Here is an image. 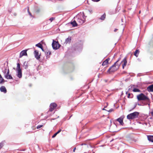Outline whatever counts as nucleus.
Returning <instances> with one entry per match:
<instances>
[{"mask_svg": "<svg viewBox=\"0 0 153 153\" xmlns=\"http://www.w3.org/2000/svg\"><path fill=\"white\" fill-rule=\"evenodd\" d=\"M85 145V144L82 143V144H81L82 145Z\"/></svg>", "mask_w": 153, "mask_h": 153, "instance_id": "obj_42", "label": "nucleus"}, {"mask_svg": "<svg viewBox=\"0 0 153 153\" xmlns=\"http://www.w3.org/2000/svg\"><path fill=\"white\" fill-rule=\"evenodd\" d=\"M139 52V50H136L134 53V55L136 56L137 57L138 56V53Z\"/></svg>", "mask_w": 153, "mask_h": 153, "instance_id": "obj_21", "label": "nucleus"}, {"mask_svg": "<svg viewBox=\"0 0 153 153\" xmlns=\"http://www.w3.org/2000/svg\"><path fill=\"white\" fill-rule=\"evenodd\" d=\"M4 75V77L7 79H13L12 77L9 74V70L8 68L7 71Z\"/></svg>", "mask_w": 153, "mask_h": 153, "instance_id": "obj_7", "label": "nucleus"}, {"mask_svg": "<svg viewBox=\"0 0 153 153\" xmlns=\"http://www.w3.org/2000/svg\"><path fill=\"white\" fill-rule=\"evenodd\" d=\"M127 97L128 98H132L133 97V95L132 94L128 93Z\"/></svg>", "mask_w": 153, "mask_h": 153, "instance_id": "obj_26", "label": "nucleus"}, {"mask_svg": "<svg viewBox=\"0 0 153 153\" xmlns=\"http://www.w3.org/2000/svg\"><path fill=\"white\" fill-rule=\"evenodd\" d=\"M137 97L138 101H143L142 102L143 104L150 105V100L148 97L146 96L144 94L141 93L137 95Z\"/></svg>", "mask_w": 153, "mask_h": 153, "instance_id": "obj_1", "label": "nucleus"}, {"mask_svg": "<svg viewBox=\"0 0 153 153\" xmlns=\"http://www.w3.org/2000/svg\"><path fill=\"white\" fill-rule=\"evenodd\" d=\"M76 149V148H75L74 149H73V152H75V151Z\"/></svg>", "mask_w": 153, "mask_h": 153, "instance_id": "obj_40", "label": "nucleus"}, {"mask_svg": "<svg viewBox=\"0 0 153 153\" xmlns=\"http://www.w3.org/2000/svg\"><path fill=\"white\" fill-rule=\"evenodd\" d=\"M57 106L56 104L55 103H52L50 105V108L49 110L51 111H52Z\"/></svg>", "mask_w": 153, "mask_h": 153, "instance_id": "obj_8", "label": "nucleus"}, {"mask_svg": "<svg viewBox=\"0 0 153 153\" xmlns=\"http://www.w3.org/2000/svg\"><path fill=\"white\" fill-rule=\"evenodd\" d=\"M120 59H121L120 58H119L118 59V60H117V61H116V62L115 63V64H119V63H118V62H119L120 60Z\"/></svg>", "mask_w": 153, "mask_h": 153, "instance_id": "obj_30", "label": "nucleus"}, {"mask_svg": "<svg viewBox=\"0 0 153 153\" xmlns=\"http://www.w3.org/2000/svg\"><path fill=\"white\" fill-rule=\"evenodd\" d=\"M71 24L74 27H75L77 26L78 24L76 23L75 21H74L73 22H71Z\"/></svg>", "mask_w": 153, "mask_h": 153, "instance_id": "obj_19", "label": "nucleus"}, {"mask_svg": "<svg viewBox=\"0 0 153 153\" xmlns=\"http://www.w3.org/2000/svg\"><path fill=\"white\" fill-rule=\"evenodd\" d=\"M113 111V109L111 108V109H110L108 111L110 112H111L112 111Z\"/></svg>", "mask_w": 153, "mask_h": 153, "instance_id": "obj_35", "label": "nucleus"}, {"mask_svg": "<svg viewBox=\"0 0 153 153\" xmlns=\"http://www.w3.org/2000/svg\"><path fill=\"white\" fill-rule=\"evenodd\" d=\"M16 76L19 78L22 77V70L20 68V65L19 63H17V66L16 68Z\"/></svg>", "mask_w": 153, "mask_h": 153, "instance_id": "obj_4", "label": "nucleus"}, {"mask_svg": "<svg viewBox=\"0 0 153 153\" xmlns=\"http://www.w3.org/2000/svg\"><path fill=\"white\" fill-rule=\"evenodd\" d=\"M28 13H29V15H30V16H31V17H33V16L31 14V13L29 11V10L28 9Z\"/></svg>", "mask_w": 153, "mask_h": 153, "instance_id": "obj_32", "label": "nucleus"}, {"mask_svg": "<svg viewBox=\"0 0 153 153\" xmlns=\"http://www.w3.org/2000/svg\"><path fill=\"white\" fill-rule=\"evenodd\" d=\"M117 30H118V29H115L114 30V32H116V31Z\"/></svg>", "mask_w": 153, "mask_h": 153, "instance_id": "obj_41", "label": "nucleus"}, {"mask_svg": "<svg viewBox=\"0 0 153 153\" xmlns=\"http://www.w3.org/2000/svg\"><path fill=\"white\" fill-rule=\"evenodd\" d=\"M34 53L35 57L36 59L38 60L40 58V55H39L38 51L36 50L35 51H34Z\"/></svg>", "mask_w": 153, "mask_h": 153, "instance_id": "obj_11", "label": "nucleus"}, {"mask_svg": "<svg viewBox=\"0 0 153 153\" xmlns=\"http://www.w3.org/2000/svg\"><path fill=\"white\" fill-rule=\"evenodd\" d=\"M147 89L148 91L153 92V85H151L148 87Z\"/></svg>", "mask_w": 153, "mask_h": 153, "instance_id": "obj_15", "label": "nucleus"}, {"mask_svg": "<svg viewBox=\"0 0 153 153\" xmlns=\"http://www.w3.org/2000/svg\"><path fill=\"white\" fill-rule=\"evenodd\" d=\"M42 126H43L42 125H38L37 126V129L39 128H41Z\"/></svg>", "mask_w": 153, "mask_h": 153, "instance_id": "obj_31", "label": "nucleus"}, {"mask_svg": "<svg viewBox=\"0 0 153 153\" xmlns=\"http://www.w3.org/2000/svg\"><path fill=\"white\" fill-rule=\"evenodd\" d=\"M45 54L46 55L47 57L48 56L51 54V52L48 50H46V51H45Z\"/></svg>", "mask_w": 153, "mask_h": 153, "instance_id": "obj_18", "label": "nucleus"}, {"mask_svg": "<svg viewBox=\"0 0 153 153\" xmlns=\"http://www.w3.org/2000/svg\"><path fill=\"white\" fill-rule=\"evenodd\" d=\"M7 67H5L4 68V70L2 71L3 73L4 74V75L6 74V72H7Z\"/></svg>", "mask_w": 153, "mask_h": 153, "instance_id": "obj_24", "label": "nucleus"}, {"mask_svg": "<svg viewBox=\"0 0 153 153\" xmlns=\"http://www.w3.org/2000/svg\"><path fill=\"white\" fill-rule=\"evenodd\" d=\"M86 17L83 13V16L82 18L81 16L78 18L77 21L79 25L82 24L85 22Z\"/></svg>", "mask_w": 153, "mask_h": 153, "instance_id": "obj_6", "label": "nucleus"}, {"mask_svg": "<svg viewBox=\"0 0 153 153\" xmlns=\"http://www.w3.org/2000/svg\"><path fill=\"white\" fill-rule=\"evenodd\" d=\"M28 65V62L25 61L23 63V66L25 69L27 68Z\"/></svg>", "mask_w": 153, "mask_h": 153, "instance_id": "obj_14", "label": "nucleus"}, {"mask_svg": "<svg viewBox=\"0 0 153 153\" xmlns=\"http://www.w3.org/2000/svg\"><path fill=\"white\" fill-rule=\"evenodd\" d=\"M133 91L135 92H140V91L137 88H134L133 90Z\"/></svg>", "mask_w": 153, "mask_h": 153, "instance_id": "obj_27", "label": "nucleus"}, {"mask_svg": "<svg viewBox=\"0 0 153 153\" xmlns=\"http://www.w3.org/2000/svg\"><path fill=\"white\" fill-rule=\"evenodd\" d=\"M121 63L114 64L111 66L107 71L108 72L110 73L111 72H113L116 71L120 66Z\"/></svg>", "mask_w": 153, "mask_h": 153, "instance_id": "obj_2", "label": "nucleus"}, {"mask_svg": "<svg viewBox=\"0 0 153 153\" xmlns=\"http://www.w3.org/2000/svg\"><path fill=\"white\" fill-rule=\"evenodd\" d=\"M105 14H103L102 15L101 17L100 18V19L102 20H104L105 19Z\"/></svg>", "mask_w": 153, "mask_h": 153, "instance_id": "obj_23", "label": "nucleus"}, {"mask_svg": "<svg viewBox=\"0 0 153 153\" xmlns=\"http://www.w3.org/2000/svg\"><path fill=\"white\" fill-rule=\"evenodd\" d=\"M61 130H62L61 129H59V130L56 133V134H58L61 131Z\"/></svg>", "mask_w": 153, "mask_h": 153, "instance_id": "obj_34", "label": "nucleus"}, {"mask_svg": "<svg viewBox=\"0 0 153 153\" xmlns=\"http://www.w3.org/2000/svg\"><path fill=\"white\" fill-rule=\"evenodd\" d=\"M117 121H118L120 123V124L122 125H123L124 124L123 122V119L122 117H120L116 120Z\"/></svg>", "mask_w": 153, "mask_h": 153, "instance_id": "obj_12", "label": "nucleus"}, {"mask_svg": "<svg viewBox=\"0 0 153 153\" xmlns=\"http://www.w3.org/2000/svg\"><path fill=\"white\" fill-rule=\"evenodd\" d=\"M71 40V37L68 38L66 39L65 40V43L66 44L69 43Z\"/></svg>", "mask_w": 153, "mask_h": 153, "instance_id": "obj_20", "label": "nucleus"}, {"mask_svg": "<svg viewBox=\"0 0 153 153\" xmlns=\"http://www.w3.org/2000/svg\"><path fill=\"white\" fill-rule=\"evenodd\" d=\"M57 134H56V133H55V134H54L52 136V138H54V137H55Z\"/></svg>", "mask_w": 153, "mask_h": 153, "instance_id": "obj_33", "label": "nucleus"}, {"mask_svg": "<svg viewBox=\"0 0 153 153\" xmlns=\"http://www.w3.org/2000/svg\"><path fill=\"white\" fill-rule=\"evenodd\" d=\"M36 46L40 48H41L42 47V45L40 43H39L37 44H36Z\"/></svg>", "mask_w": 153, "mask_h": 153, "instance_id": "obj_25", "label": "nucleus"}, {"mask_svg": "<svg viewBox=\"0 0 153 153\" xmlns=\"http://www.w3.org/2000/svg\"><path fill=\"white\" fill-rule=\"evenodd\" d=\"M137 105H140V106L144 105H144V104H143L142 103V102L140 104L139 103H135V105H134V108H133V109L134 108L136 107Z\"/></svg>", "mask_w": 153, "mask_h": 153, "instance_id": "obj_22", "label": "nucleus"}, {"mask_svg": "<svg viewBox=\"0 0 153 153\" xmlns=\"http://www.w3.org/2000/svg\"><path fill=\"white\" fill-rule=\"evenodd\" d=\"M139 115V113L137 112H134L127 115V118L131 120L137 118Z\"/></svg>", "mask_w": 153, "mask_h": 153, "instance_id": "obj_3", "label": "nucleus"}, {"mask_svg": "<svg viewBox=\"0 0 153 153\" xmlns=\"http://www.w3.org/2000/svg\"><path fill=\"white\" fill-rule=\"evenodd\" d=\"M0 90L1 92H3L4 93L7 92L6 89L4 86H1L0 88Z\"/></svg>", "mask_w": 153, "mask_h": 153, "instance_id": "obj_13", "label": "nucleus"}, {"mask_svg": "<svg viewBox=\"0 0 153 153\" xmlns=\"http://www.w3.org/2000/svg\"><path fill=\"white\" fill-rule=\"evenodd\" d=\"M92 1H96L97 2L100 1V0H92Z\"/></svg>", "mask_w": 153, "mask_h": 153, "instance_id": "obj_37", "label": "nucleus"}, {"mask_svg": "<svg viewBox=\"0 0 153 153\" xmlns=\"http://www.w3.org/2000/svg\"><path fill=\"white\" fill-rule=\"evenodd\" d=\"M89 11L91 13H92V10H89Z\"/></svg>", "mask_w": 153, "mask_h": 153, "instance_id": "obj_36", "label": "nucleus"}, {"mask_svg": "<svg viewBox=\"0 0 153 153\" xmlns=\"http://www.w3.org/2000/svg\"><path fill=\"white\" fill-rule=\"evenodd\" d=\"M110 60V59L109 58H108L106 59L105 61H104L102 64V66H105L106 65H107L108 63V62Z\"/></svg>", "mask_w": 153, "mask_h": 153, "instance_id": "obj_16", "label": "nucleus"}, {"mask_svg": "<svg viewBox=\"0 0 153 153\" xmlns=\"http://www.w3.org/2000/svg\"><path fill=\"white\" fill-rule=\"evenodd\" d=\"M126 94H127V92H126Z\"/></svg>", "mask_w": 153, "mask_h": 153, "instance_id": "obj_45", "label": "nucleus"}, {"mask_svg": "<svg viewBox=\"0 0 153 153\" xmlns=\"http://www.w3.org/2000/svg\"><path fill=\"white\" fill-rule=\"evenodd\" d=\"M52 45L53 49L55 50L59 49L60 46V45L58 42V41H56L54 40H53Z\"/></svg>", "mask_w": 153, "mask_h": 153, "instance_id": "obj_5", "label": "nucleus"}, {"mask_svg": "<svg viewBox=\"0 0 153 153\" xmlns=\"http://www.w3.org/2000/svg\"><path fill=\"white\" fill-rule=\"evenodd\" d=\"M153 116V111L150 113Z\"/></svg>", "mask_w": 153, "mask_h": 153, "instance_id": "obj_39", "label": "nucleus"}, {"mask_svg": "<svg viewBox=\"0 0 153 153\" xmlns=\"http://www.w3.org/2000/svg\"><path fill=\"white\" fill-rule=\"evenodd\" d=\"M55 19V18L54 17H51L49 19V20L51 22L53 20Z\"/></svg>", "mask_w": 153, "mask_h": 153, "instance_id": "obj_28", "label": "nucleus"}, {"mask_svg": "<svg viewBox=\"0 0 153 153\" xmlns=\"http://www.w3.org/2000/svg\"><path fill=\"white\" fill-rule=\"evenodd\" d=\"M27 50H24L22 51L19 55V58H21L23 56H27Z\"/></svg>", "mask_w": 153, "mask_h": 153, "instance_id": "obj_10", "label": "nucleus"}, {"mask_svg": "<svg viewBox=\"0 0 153 153\" xmlns=\"http://www.w3.org/2000/svg\"><path fill=\"white\" fill-rule=\"evenodd\" d=\"M102 110H105V109H104V108H103V109H102Z\"/></svg>", "mask_w": 153, "mask_h": 153, "instance_id": "obj_44", "label": "nucleus"}, {"mask_svg": "<svg viewBox=\"0 0 153 153\" xmlns=\"http://www.w3.org/2000/svg\"><path fill=\"white\" fill-rule=\"evenodd\" d=\"M140 13V11L139 12V13Z\"/></svg>", "mask_w": 153, "mask_h": 153, "instance_id": "obj_43", "label": "nucleus"}, {"mask_svg": "<svg viewBox=\"0 0 153 153\" xmlns=\"http://www.w3.org/2000/svg\"><path fill=\"white\" fill-rule=\"evenodd\" d=\"M40 48L42 49V50L43 51H44V49H43V46H42V48Z\"/></svg>", "mask_w": 153, "mask_h": 153, "instance_id": "obj_38", "label": "nucleus"}, {"mask_svg": "<svg viewBox=\"0 0 153 153\" xmlns=\"http://www.w3.org/2000/svg\"><path fill=\"white\" fill-rule=\"evenodd\" d=\"M148 140L152 142H153V136L148 135L147 136Z\"/></svg>", "mask_w": 153, "mask_h": 153, "instance_id": "obj_17", "label": "nucleus"}, {"mask_svg": "<svg viewBox=\"0 0 153 153\" xmlns=\"http://www.w3.org/2000/svg\"><path fill=\"white\" fill-rule=\"evenodd\" d=\"M3 145V143L2 142L0 143V149L2 147Z\"/></svg>", "mask_w": 153, "mask_h": 153, "instance_id": "obj_29", "label": "nucleus"}, {"mask_svg": "<svg viewBox=\"0 0 153 153\" xmlns=\"http://www.w3.org/2000/svg\"><path fill=\"white\" fill-rule=\"evenodd\" d=\"M127 63V61L126 58H124L122 61H121V62L120 63H123L122 64V68L123 69H124V67L126 65Z\"/></svg>", "mask_w": 153, "mask_h": 153, "instance_id": "obj_9", "label": "nucleus"}]
</instances>
